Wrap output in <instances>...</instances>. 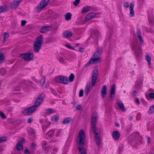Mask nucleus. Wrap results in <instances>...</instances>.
Returning a JSON list of instances; mask_svg holds the SVG:
<instances>
[{"mask_svg":"<svg viewBox=\"0 0 154 154\" xmlns=\"http://www.w3.org/2000/svg\"><path fill=\"white\" fill-rule=\"evenodd\" d=\"M90 8V7L89 6H86L83 7L82 11V13H85L88 12Z\"/></svg>","mask_w":154,"mask_h":154,"instance_id":"obj_28","label":"nucleus"},{"mask_svg":"<svg viewBox=\"0 0 154 154\" xmlns=\"http://www.w3.org/2000/svg\"><path fill=\"white\" fill-rule=\"evenodd\" d=\"M59 119V117L57 116H53L51 118V120L54 122H57Z\"/></svg>","mask_w":154,"mask_h":154,"instance_id":"obj_29","label":"nucleus"},{"mask_svg":"<svg viewBox=\"0 0 154 154\" xmlns=\"http://www.w3.org/2000/svg\"><path fill=\"white\" fill-rule=\"evenodd\" d=\"M70 120L71 119L70 118H67L63 120V122L64 124H68L70 122Z\"/></svg>","mask_w":154,"mask_h":154,"instance_id":"obj_31","label":"nucleus"},{"mask_svg":"<svg viewBox=\"0 0 154 154\" xmlns=\"http://www.w3.org/2000/svg\"><path fill=\"white\" fill-rule=\"evenodd\" d=\"M95 133V140L96 143L98 146H99L100 143L101 141L100 134L101 131L100 129H97L95 131H93Z\"/></svg>","mask_w":154,"mask_h":154,"instance_id":"obj_9","label":"nucleus"},{"mask_svg":"<svg viewBox=\"0 0 154 154\" xmlns=\"http://www.w3.org/2000/svg\"><path fill=\"white\" fill-rule=\"evenodd\" d=\"M133 48L135 51V53L137 54L141 51V49L140 48L139 46H138L137 45L136 47L133 46Z\"/></svg>","mask_w":154,"mask_h":154,"instance_id":"obj_27","label":"nucleus"},{"mask_svg":"<svg viewBox=\"0 0 154 154\" xmlns=\"http://www.w3.org/2000/svg\"><path fill=\"white\" fill-rule=\"evenodd\" d=\"M80 0H75L73 3V4L75 6H77L79 3Z\"/></svg>","mask_w":154,"mask_h":154,"instance_id":"obj_48","label":"nucleus"},{"mask_svg":"<svg viewBox=\"0 0 154 154\" xmlns=\"http://www.w3.org/2000/svg\"><path fill=\"white\" fill-rule=\"evenodd\" d=\"M43 100V97L42 96H39L36 100L34 106L37 108L42 103Z\"/></svg>","mask_w":154,"mask_h":154,"instance_id":"obj_14","label":"nucleus"},{"mask_svg":"<svg viewBox=\"0 0 154 154\" xmlns=\"http://www.w3.org/2000/svg\"><path fill=\"white\" fill-rule=\"evenodd\" d=\"M95 16V14L93 13L88 14L86 16L85 21H87L93 18Z\"/></svg>","mask_w":154,"mask_h":154,"instance_id":"obj_20","label":"nucleus"},{"mask_svg":"<svg viewBox=\"0 0 154 154\" xmlns=\"http://www.w3.org/2000/svg\"><path fill=\"white\" fill-rule=\"evenodd\" d=\"M139 134L138 133L136 132L133 134L129 137L130 142L131 143L132 145L134 147H136L137 146V144H134V142L135 140L138 137L139 138L140 143H142V137L139 136Z\"/></svg>","mask_w":154,"mask_h":154,"instance_id":"obj_4","label":"nucleus"},{"mask_svg":"<svg viewBox=\"0 0 154 154\" xmlns=\"http://www.w3.org/2000/svg\"><path fill=\"white\" fill-rule=\"evenodd\" d=\"M0 116L2 119H5L6 118L4 113L1 111L0 112Z\"/></svg>","mask_w":154,"mask_h":154,"instance_id":"obj_46","label":"nucleus"},{"mask_svg":"<svg viewBox=\"0 0 154 154\" xmlns=\"http://www.w3.org/2000/svg\"><path fill=\"white\" fill-rule=\"evenodd\" d=\"M135 100L136 102L138 104H139L140 103V102L137 98H135Z\"/></svg>","mask_w":154,"mask_h":154,"instance_id":"obj_64","label":"nucleus"},{"mask_svg":"<svg viewBox=\"0 0 154 154\" xmlns=\"http://www.w3.org/2000/svg\"><path fill=\"white\" fill-rule=\"evenodd\" d=\"M7 138L5 137H0V143L4 142L7 140Z\"/></svg>","mask_w":154,"mask_h":154,"instance_id":"obj_40","label":"nucleus"},{"mask_svg":"<svg viewBox=\"0 0 154 154\" xmlns=\"http://www.w3.org/2000/svg\"><path fill=\"white\" fill-rule=\"evenodd\" d=\"M82 106L81 105H79L76 106V109L77 110H80L82 109Z\"/></svg>","mask_w":154,"mask_h":154,"instance_id":"obj_51","label":"nucleus"},{"mask_svg":"<svg viewBox=\"0 0 154 154\" xmlns=\"http://www.w3.org/2000/svg\"><path fill=\"white\" fill-rule=\"evenodd\" d=\"M78 148L81 154H86L85 149L84 147V145L78 146Z\"/></svg>","mask_w":154,"mask_h":154,"instance_id":"obj_19","label":"nucleus"},{"mask_svg":"<svg viewBox=\"0 0 154 154\" xmlns=\"http://www.w3.org/2000/svg\"><path fill=\"white\" fill-rule=\"evenodd\" d=\"M117 103L119 108L122 110V111H124L125 110L124 106L121 100H119L117 101Z\"/></svg>","mask_w":154,"mask_h":154,"instance_id":"obj_23","label":"nucleus"},{"mask_svg":"<svg viewBox=\"0 0 154 154\" xmlns=\"http://www.w3.org/2000/svg\"><path fill=\"white\" fill-rule=\"evenodd\" d=\"M59 61L60 63H63L65 61V59L62 57H60L59 59Z\"/></svg>","mask_w":154,"mask_h":154,"instance_id":"obj_43","label":"nucleus"},{"mask_svg":"<svg viewBox=\"0 0 154 154\" xmlns=\"http://www.w3.org/2000/svg\"><path fill=\"white\" fill-rule=\"evenodd\" d=\"M140 115L139 113H138L137 116V119L138 120H139L140 119Z\"/></svg>","mask_w":154,"mask_h":154,"instance_id":"obj_63","label":"nucleus"},{"mask_svg":"<svg viewBox=\"0 0 154 154\" xmlns=\"http://www.w3.org/2000/svg\"><path fill=\"white\" fill-rule=\"evenodd\" d=\"M146 59L148 62V64L149 65H150L151 64V58L149 56V55L148 54H147L146 56Z\"/></svg>","mask_w":154,"mask_h":154,"instance_id":"obj_35","label":"nucleus"},{"mask_svg":"<svg viewBox=\"0 0 154 154\" xmlns=\"http://www.w3.org/2000/svg\"><path fill=\"white\" fill-rule=\"evenodd\" d=\"M61 131V130L60 129H57L55 131V136L56 137H57L59 136V134Z\"/></svg>","mask_w":154,"mask_h":154,"instance_id":"obj_42","label":"nucleus"},{"mask_svg":"<svg viewBox=\"0 0 154 154\" xmlns=\"http://www.w3.org/2000/svg\"><path fill=\"white\" fill-rule=\"evenodd\" d=\"M6 70L4 68H2L0 70V74L2 75H5L6 73Z\"/></svg>","mask_w":154,"mask_h":154,"instance_id":"obj_37","label":"nucleus"},{"mask_svg":"<svg viewBox=\"0 0 154 154\" xmlns=\"http://www.w3.org/2000/svg\"><path fill=\"white\" fill-rule=\"evenodd\" d=\"M147 142L148 143V144H149L151 141V139L150 137H147Z\"/></svg>","mask_w":154,"mask_h":154,"instance_id":"obj_56","label":"nucleus"},{"mask_svg":"<svg viewBox=\"0 0 154 154\" xmlns=\"http://www.w3.org/2000/svg\"><path fill=\"white\" fill-rule=\"evenodd\" d=\"M83 91L82 90H81L79 92V96L80 97H81L83 96Z\"/></svg>","mask_w":154,"mask_h":154,"instance_id":"obj_52","label":"nucleus"},{"mask_svg":"<svg viewBox=\"0 0 154 154\" xmlns=\"http://www.w3.org/2000/svg\"><path fill=\"white\" fill-rule=\"evenodd\" d=\"M68 146H67L65 148H64V152H63V153H64V154H65L66 152H67V149L68 148Z\"/></svg>","mask_w":154,"mask_h":154,"instance_id":"obj_58","label":"nucleus"},{"mask_svg":"<svg viewBox=\"0 0 154 154\" xmlns=\"http://www.w3.org/2000/svg\"><path fill=\"white\" fill-rule=\"evenodd\" d=\"M58 149L57 148H52L51 151V153L52 154H55L56 153Z\"/></svg>","mask_w":154,"mask_h":154,"instance_id":"obj_32","label":"nucleus"},{"mask_svg":"<svg viewBox=\"0 0 154 154\" xmlns=\"http://www.w3.org/2000/svg\"><path fill=\"white\" fill-rule=\"evenodd\" d=\"M124 7L126 8H128L129 7V4L127 2H125L124 3Z\"/></svg>","mask_w":154,"mask_h":154,"instance_id":"obj_55","label":"nucleus"},{"mask_svg":"<svg viewBox=\"0 0 154 154\" xmlns=\"http://www.w3.org/2000/svg\"><path fill=\"white\" fill-rule=\"evenodd\" d=\"M149 97L152 99H154V93L153 92H151L149 94Z\"/></svg>","mask_w":154,"mask_h":154,"instance_id":"obj_47","label":"nucleus"},{"mask_svg":"<svg viewBox=\"0 0 154 154\" xmlns=\"http://www.w3.org/2000/svg\"><path fill=\"white\" fill-rule=\"evenodd\" d=\"M54 131L53 130L49 131L46 134V136L48 137H51L54 135Z\"/></svg>","mask_w":154,"mask_h":154,"instance_id":"obj_26","label":"nucleus"},{"mask_svg":"<svg viewBox=\"0 0 154 154\" xmlns=\"http://www.w3.org/2000/svg\"><path fill=\"white\" fill-rule=\"evenodd\" d=\"M21 0H13L11 3L10 7L12 9L17 8Z\"/></svg>","mask_w":154,"mask_h":154,"instance_id":"obj_12","label":"nucleus"},{"mask_svg":"<svg viewBox=\"0 0 154 154\" xmlns=\"http://www.w3.org/2000/svg\"><path fill=\"white\" fill-rule=\"evenodd\" d=\"M149 114L154 113V104L150 107L149 111Z\"/></svg>","mask_w":154,"mask_h":154,"instance_id":"obj_33","label":"nucleus"},{"mask_svg":"<svg viewBox=\"0 0 154 154\" xmlns=\"http://www.w3.org/2000/svg\"><path fill=\"white\" fill-rule=\"evenodd\" d=\"M91 63V62H90V60L89 61V62L87 63H86L85 65V66H88L90 64H92V63Z\"/></svg>","mask_w":154,"mask_h":154,"instance_id":"obj_62","label":"nucleus"},{"mask_svg":"<svg viewBox=\"0 0 154 154\" xmlns=\"http://www.w3.org/2000/svg\"><path fill=\"white\" fill-rule=\"evenodd\" d=\"M97 117V113H94L93 114L91 120V123L92 127V129L93 131H95V130H97L95 128V127L96 126Z\"/></svg>","mask_w":154,"mask_h":154,"instance_id":"obj_10","label":"nucleus"},{"mask_svg":"<svg viewBox=\"0 0 154 154\" xmlns=\"http://www.w3.org/2000/svg\"><path fill=\"white\" fill-rule=\"evenodd\" d=\"M33 119L32 118H29L27 120V122L29 123H31Z\"/></svg>","mask_w":154,"mask_h":154,"instance_id":"obj_57","label":"nucleus"},{"mask_svg":"<svg viewBox=\"0 0 154 154\" xmlns=\"http://www.w3.org/2000/svg\"><path fill=\"white\" fill-rule=\"evenodd\" d=\"M21 57L26 61H30L32 60L33 54L32 53H24L20 55Z\"/></svg>","mask_w":154,"mask_h":154,"instance_id":"obj_8","label":"nucleus"},{"mask_svg":"<svg viewBox=\"0 0 154 154\" xmlns=\"http://www.w3.org/2000/svg\"><path fill=\"white\" fill-rule=\"evenodd\" d=\"M68 48L71 49H74L70 45H65Z\"/></svg>","mask_w":154,"mask_h":154,"instance_id":"obj_54","label":"nucleus"},{"mask_svg":"<svg viewBox=\"0 0 154 154\" xmlns=\"http://www.w3.org/2000/svg\"><path fill=\"white\" fill-rule=\"evenodd\" d=\"M5 10L4 8L3 7H1L0 8V13L1 12H4Z\"/></svg>","mask_w":154,"mask_h":154,"instance_id":"obj_59","label":"nucleus"},{"mask_svg":"<svg viewBox=\"0 0 154 154\" xmlns=\"http://www.w3.org/2000/svg\"><path fill=\"white\" fill-rule=\"evenodd\" d=\"M54 112H55L54 110L51 108H48L45 109V113L47 115H50Z\"/></svg>","mask_w":154,"mask_h":154,"instance_id":"obj_25","label":"nucleus"},{"mask_svg":"<svg viewBox=\"0 0 154 154\" xmlns=\"http://www.w3.org/2000/svg\"><path fill=\"white\" fill-rule=\"evenodd\" d=\"M102 51V48L98 49L97 51L95 52L93 56L90 58V62L94 63L100 62L101 60L100 57Z\"/></svg>","mask_w":154,"mask_h":154,"instance_id":"obj_3","label":"nucleus"},{"mask_svg":"<svg viewBox=\"0 0 154 154\" xmlns=\"http://www.w3.org/2000/svg\"><path fill=\"white\" fill-rule=\"evenodd\" d=\"M17 148L18 150L22 149L23 148L22 145L20 143H18L17 144Z\"/></svg>","mask_w":154,"mask_h":154,"instance_id":"obj_38","label":"nucleus"},{"mask_svg":"<svg viewBox=\"0 0 154 154\" xmlns=\"http://www.w3.org/2000/svg\"><path fill=\"white\" fill-rule=\"evenodd\" d=\"M24 152L25 154H30V152L29 150L26 149L24 151Z\"/></svg>","mask_w":154,"mask_h":154,"instance_id":"obj_61","label":"nucleus"},{"mask_svg":"<svg viewBox=\"0 0 154 154\" xmlns=\"http://www.w3.org/2000/svg\"><path fill=\"white\" fill-rule=\"evenodd\" d=\"M137 37L139 39L140 42L141 43H143V38L141 36V32L139 29H137Z\"/></svg>","mask_w":154,"mask_h":154,"instance_id":"obj_22","label":"nucleus"},{"mask_svg":"<svg viewBox=\"0 0 154 154\" xmlns=\"http://www.w3.org/2000/svg\"><path fill=\"white\" fill-rule=\"evenodd\" d=\"M85 140V133L82 129L80 130L77 139V146L84 145Z\"/></svg>","mask_w":154,"mask_h":154,"instance_id":"obj_2","label":"nucleus"},{"mask_svg":"<svg viewBox=\"0 0 154 154\" xmlns=\"http://www.w3.org/2000/svg\"><path fill=\"white\" fill-rule=\"evenodd\" d=\"M36 106H33L29 108L24 109L22 111V113L25 115H30L37 109Z\"/></svg>","mask_w":154,"mask_h":154,"instance_id":"obj_7","label":"nucleus"},{"mask_svg":"<svg viewBox=\"0 0 154 154\" xmlns=\"http://www.w3.org/2000/svg\"><path fill=\"white\" fill-rule=\"evenodd\" d=\"M47 143L45 141H42V146L43 148H45V146L47 145Z\"/></svg>","mask_w":154,"mask_h":154,"instance_id":"obj_50","label":"nucleus"},{"mask_svg":"<svg viewBox=\"0 0 154 154\" xmlns=\"http://www.w3.org/2000/svg\"><path fill=\"white\" fill-rule=\"evenodd\" d=\"M49 0H42L39 3L37 7L38 11H41L46 8L48 4Z\"/></svg>","mask_w":154,"mask_h":154,"instance_id":"obj_5","label":"nucleus"},{"mask_svg":"<svg viewBox=\"0 0 154 154\" xmlns=\"http://www.w3.org/2000/svg\"><path fill=\"white\" fill-rule=\"evenodd\" d=\"M90 88V85H87L85 88V93L88 94V92L89 91Z\"/></svg>","mask_w":154,"mask_h":154,"instance_id":"obj_34","label":"nucleus"},{"mask_svg":"<svg viewBox=\"0 0 154 154\" xmlns=\"http://www.w3.org/2000/svg\"><path fill=\"white\" fill-rule=\"evenodd\" d=\"M63 35L65 38L71 37L72 34L71 32L68 31H66L63 33Z\"/></svg>","mask_w":154,"mask_h":154,"instance_id":"obj_24","label":"nucleus"},{"mask_svg":"<svg viewBox=\"0 0 154 154\" xmlns=\"http://www.w3.org/2000/svg\"><path fill=\"white\" fill-rule=\"evenodd\" d=\"M40 122L41 123L42 125V127H47L49 126L51 124V122L48 121V119L45 118L44 119H41L40 120Z\"/></svg>","mask_w":154,"mask_h":154,"instance_id":"obj_13","label":"nucleus"},{"mask_svg":"<svg viewBox=\"0 0 154 154\" xmlns=\"http://www.w3.org/2000/svg\"><path fill=\"white\" fill-rule=\"evenodd\" d=\"M26 23V20H22L21 23V25L22 26H24Z\"/></svg>","mask_w":154,"mask_h":154,"instance_id":"obj_53","label":"nucleus"},{"mask_svg":"<svg viewBox=\"0 0 154 154\" xmlns=\"http://www.w3.org/2000/svg\"><path fill=\"white\" fill-rule=\"evenodd\" d=\"M43 43V35H41L36 38L34 44V50L35 52L38 53Z\"/></svg>","mask_w":154,"mask_h":154,"instance_id":"obj_1","label":"nucleus"},{"mask_svg":"<svg viewBox=\"0 0 154 154\" xmlns=\"http://www.w3.org/2000/svg\"><path fill=\"white\" fill-rule=\"evenodd\" d=\"M51 28L49 26H42L40 29V32L43 33L50 30Z\"/></svg>","mask_w":154,"mask_h":154,"instance_id":"obj_18","label":"nucleus"},{"mask_svg":"<svg viewBox=\"0 0 154 154\" xmlns=\"http://www.w3.org/2000/svg\"><path fill=\"white\" fill-rule=\"evenodd\" d=\"M74 75L72 73L69 77V80L70 82H72L73 81L74 78Z\"/></svg>","mask_w":154,"mask_h":154,"instance_id":"obj_45","label":"nucleus"},{"mask_svg":"<svg viewBox=\"0 0 154 154\" xmlns=\"http://www.w3.org/2000/svg\"><path fill=\"white\" fill-rule=\"evenodd\" d=\"M55 81L58 83L67 84L69 81L67 78L62 76H59L55 78Z\"/></svg>","mask_w":154,"mask_h":154,"instance_id":"obj_6","label":"nucleus"},{"mask_svg":"<svg viewBox=\"0 0 154 154\" xmlns=\"http://www.w3.org/2000/svg\"><path fill=\"white\" fill-rule=\"evenodd\" d=\"M98 71L97 69H94L93 71L92 76L91 83L92 86H94L96 82L98 75Z\"/></svg>","mask_w":154,"mask_h":154,"instance_id":"obj_11","label":"nucleus"},{"mask_svg":"<svg viewBox=\"0 0 154 154\" xmlns=\"http://www.w3.org/2000/svg\"><path fill=\"white\" fill-rule=\"evenodd\" d=\"M50 90H51V92L55 96L57 95V93L56 91L53 88H50Z\"/></svg>","mask_w":154,"mask_h":154,"instance_id":"obj_49","label":"nucleus"},{"mask_svg":"<svg viewBox=\"0 0 154 154\" xmlns=\"http://www.w3.org/2000/svg\"><path fill=\"white\" fill-rule=\"evenodd\" d=\"M27 131L29 133H30L31 134H33L34 133V131L33 129L31 128H28L27 129Z\"/></svg>","mask_w":154,"mask_h":154,"instance_id":"obj_41","label":"nucleus"},{"mask_svg":"<svg viewBox=\"0 0 154 154\" xmlns=\"http://www.w3.org/2000/svg\"><path fill=\"white\" fill-rule=\"evenodd\" d=\"M5 56L4 53L0 51V61L4 60Z\"/></svg>","mask_w":154,"mask_h":154,"instance_id":"obj_36","label":"nucleus"},{"mask_svg":"<svg viewBox=\"0 0 154 154\" xmlns=\"http://www.w3.org/2000/svg\"><path fill=\"white\" fill-rule=\"evenodd\" d=\"M115 85H112L110 93V98L112 99H114L115 95Z\"/></svg>","mask_w":154,"mask_h":154,"instance_id":"obj_21","label":"nucleus"},{"mask_svg":"<svg viewBox=\"0 0 154 154\" xmlns=\"http://www.w3.org/2000/svg\"><path fill=\"white\" fill-rule=\"evenodd\" d=\"M45 78H43L41 79L40 81V84L41 86H43L45 82Z\"/></svg>","mask_w":154,"mask_h":154,"instance_id":"obj_39","label":"nucleus"},{"mask_svg":"<svg viewBox=\"0 0 154 154\" xmlns=\"http://www.w3.org/2000/svg\"><path fill=\"white\" fill-rule=\"evenodd\" d=\"M107 87L105 85H103L101 91V96L102 98L106 97L107 94Z\"/></svg>","mask_w":154,"mask_h":154,"instance_id":"obj_16","label":"nucleus"},{"mask_svg":"<svg viewBox=\"0 0 154 154\" xmlns=\"http://www.w3.org/2000/svg\"><path fill=\"white\" fill-rule=\"evenodd\" d=\"M28 83L32 87H34V84L33 82L29 81H28Z\"/></svg>","mask_w":154,"mask_h":154,"instance_id":"obj_60","label":"nucleus"},{"mask_svg":"<svg viewBox=\"0 0 154 154\" xmlns=\"http://www.w3.org/2000/svg\"><path fill=\"white\" fill-rule=\"evenodd\" d=\"M72 16L71 14L69 12L66 14L65 15L66 19L67 20H69L71 19Z\"/></svg>","mask_w":154,"mask_h":154,"instance_id":"obj_30","label":"nucleus"},{"mask_svg":"<svg viewBox=\"0 0 154 154\" xmlns=\"http://www.w3.org/2000/svg\"><path fill=\"white\" fill-rule=\"evenodd\" d=\"M4 40L5 41L9 37V34L7 32H5L4 34Z\"/></svg>","mask_w":154,"mask_h":154,"instance_id":"obj_44","label":"nucleus"},{"mask_svg":"<svg viewBox=\"0 0 154 154\" xmlns=\"http://www.w3.org/2000/svg\"><path fill=\"white\" fill-rule=\"evenodd\" d=\"M112 136L114 140H117L120 137V134L117 131H114L112 133Z\"/></svg>","mask_w":154,"mask_h":154,"instance_id":"obj_17","label":"nucleus"},{"mask_svg":"<svg viewBox=\"0 0 154 154\" xmlns=\"http://www.w3.org/2000/svg\"><path fill=\"white\" fill-rule=\"evenodd\" d=\"M134 3L133 2H131L130 5L129 9L130 12L129 16L130 17H133L134 15Z\"/></svg>","mask_w":154,"mask_h":154,"instance_id":"obj_15","label":"nucleus"}]
</instances>
